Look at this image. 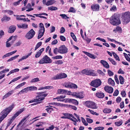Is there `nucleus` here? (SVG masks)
<instances>
[{"mask_svg": "<svg viewBox=\"0 0 130 130\" xmlns=\"http://www.w3.org/2000/svg\"><path fill=\"white\" fill-rule=\"evenodd\" d=\"M110 23L113 25L116 26L121 24L119 15L116 13L114 14L110 19Z\"/></svg>", "mask_w": 130, "mask_h": 130, "instance_id": "f257e3e1", "label": "nucleus"}, {"mask_svg": "<svg viewBox=\"0 0 130 130\" xmlns=\"http://www.w3.org/2000/svg\"><path fill=\"white\" fill-rule=\"evenodd\" d=\"M44 93V92L37 93V94L38 95L36 96V99L29 101V103H30L43 100L44 99L45 97L48 94Z\"/></svg>", "mask_w": 130, "mask_h": 130, "instance_id": "f03ea898", "label": "nucleus"}, {"mask_svg": "<svg viewBox=\"0 0 130 130\" xmlns=\"http://www.w3.org/2000/svg\"><path fill=\"white\" fill-rule=\"evenodd\" d=\"M122 21L124 24H126L130 21V12H126L122 13Z\"/></svg>", "mask_w": 130, "mask_h": 130, "instance_id": "7ed1b4c3", "label": "nucleus"}, {"mask_svg": "<svg viewBox=\"0 0 130 130\" xmlns=\"http://www.w3.org/2000/svg\"><path fill=\"white\" fill-rule=\"evenodd\" d=\"M14 107V104H12L11 106L3 110L1 112L0 114H2V116L5 118L12 110Z\"/></svg>", "mask_w": 130, "mask_h": 130, "instance_id": "20e7f679", "label": "nucleus"}, {"mask_svg": "<svg viewBox=\"0 0 130 130\" xmlns=\"http://www.w3.org/2000/svg\"><path fill=\"white\" fill-rule=\"evenodd\" d=\"M52 62V60L47 55H45L39 62L40 64L50 63Z\"/></svg>", "mask_w": 130, "mask_h": 130, "instance_id": "39448f33", "label": "nucleus"}, {"mask_svg": "<svg viewBox=\"0 0 130 130\" xmlns=\"http://www.w3.org/2000/svg\"><path fill=\"white\" fill-rule=\"evenodd\" d=\"M39 34L38 36V39H39L43 35L45 31V28L43 24L42 23L39 24Z\"/></svg>", "mask_w": 130, "mask_h": 130, "instance_id": "423d86ee", "label": "nucleus"}, {"mask_svg": "<svg viewBox=\"0 0 130 130\" xmlns=\"http://www.w3.org/2000/svg\"><path fill=\"white\" fill-rule=\"evenodd\" d=\"M67 75L64 73H61L55 75L52 78V80H57L63 78H66L67 77Z\"/></svg>", "mask_w": 130, "mask_h": 130, "instance_id": "0eeeda50", "label": "nucleus"}, {"mask_svg": "<svg viewBox=\"0 0 130 130\" xmlns=\"http://www.w3.org/2000/svg\"><path fill=\"white\" fill-rule=\"evenodd\" d=\"M35 34V32L33 29H31L25 35V37L28 39L32 38Z\"/></svg>", "mask_w": 130, "mask_h": 130, "instance_id": "6e6552de", "label": "nucleus"}, {"mask_svg": "<svg viewBox=\"0 0 130 130\" xmlns=\"http://www.w3.org/2000/svg\"><path fill=\"white\" fill-rule=\"evenodd\" d=\"M68 49L64 45H61L59 47V53L64 54L67 53Z\"/></svg>", "mask_w": 130, "mask_h": 130, "instance_id": "1a4fd4ad", "label": "nucleus"}, {"mask_svg": "<svg viewBox=\"0 0 130 130\" xmlns=\"http://www.w3.org/2000/svg\"><path fill=\"white\" fill-rule=\"evenodd\" d=\"M24 111L23 109H20L19 111L17 112L14 114L13 116L10 119L9 122V124L8 125H9L13 122L14 119L18 116L20 113H21Z\"/></svg>", "mask_w": 130, "mask_h": 130, "instance_id": "9d476101", "label": "nucleus"}, {"mask_svg": "<svg viewBox=\"0 0 130 130\" xmlns=\"http://www.w3.org/2000/svg\"><path fill=\"white\" fill-rule=\"evenodd\" d=\"M85 104L86 106L89 108H96L95 104L94 102L87 101L86 102Z\"/></svg>", "mask_w": 130, "mask_h": 130, "instance_id": "9b49d317", "label": "nucleus"}, {"mask_svg": "<svg viewBox=\"0 0 130 130\" xmlns=\"http://www.w3.org/2000/svg\"><path fill=\"white\" fill-rule=\"evenodd\" d=\"M105 91L109 93H112L113 91V88L111 87L107 86L104 87Z\"/></svg>", "mask_w": 130, "mask_h": 130, "instance_id": "f8f14e48", "label": "nucleus"}, {"mask_svg": "<svg viewBox=\"0 0 130 130\" xmlns=\"http://www.w3.org/2000/svg\"><path fill=\"white\" fill-rule=\"evenodd\" d=\"M9 71V69H6L1 71L0 72V80L3 78L5 76V74H2L8 72Z\"/></svg>", "mask_w": 130, "mask_h": 130, "instance_id": "ddd939ff", "label": "nucleus"}, {"mask_svg": "<svg viewBox=\"0 0 130 130\" xmlns=\"http://www.w3.org/2000/svg\"><path fill=\"white\" fill-rule=\"evenodd\" d=\"M87 75L92 76H95L96 75V73H95L94 70L87 69Z\"/></svg>", "mask_w": 130, "mask_h": 130, "instance_id": "4468645a", "label": "nucleus"}, {"mask_svg": "<svg viewBox=\"0 0 130 130\" xmlns=\"http://www.w3.org/2000/svg\"><path fill=\"white\" fill-rule=\"evenodd\" d=\"M90 85L95 88L98 87V79H96L91 81Z\"/></svg>", "mask_w": 130, "mask_h": 130, "instance_id": "2eb2a0df", "label": "nucleus"}, {"mask_svg": "<svg viewBox=\"0 0 130 130\" xmlns=\"http://www.w3.org/2000/svg\"><path fill=\"white\" fill-rule=\"evenodd\" d=\"M14 92V91L13 90H12L9 91L7 93L5 94V95L3 96V99L4 100L5 98H6L7 97L11 95Z\"/></svg>", "mask_w": 130, "mask_h": 130, "instance_id": "dca6fc26", "label": "nucleus"}, {"mask_svg": "<svg viewBox=\"0 0 130 130\" xmlns=\"http://www.w3.org/2000/svg\"><path fill=\"white\" fill-rule=\"evenodd\" d=\"M44 48H42L37 52L35 55V57L37 58L41 56L43 52L44 51Z\"/></svg>", "mask_w": 130, "mask_h": 130, "instance_id": "f3484780", "label": "nucleus"}, {"mask_svg": "<svg viewBox=\"0 0 130 130\" xmlns=\"http://www.w3.org/2000/svg\"><path fill=\"white\" fill-rule=\"evenodd\" d=\"M67 100L68 102L72 103L76 105L78 104V102L76 100L70 98H68Z\"/></svg>", "mask_w": 130, "mask_h": 130, "instance_id": "a211bd4d", "label": "nucleus"}, {"mask_svg": "<svg viewBox=\"0 0 130 130\" xmlns=\"http://www.w3.org/2000/svg\"><path fill=\"white\" fill-rule=\"evenodd\" d=\"M101 63L105 68H109V64L106 61L102 60L101 61Z\"/></svg>", "mask_w": 130, "mask_h": 130, "instance_id": "6ab92c4d", "label": "nucleus"}, {"mask_svg": "<svg viewBox=\"0 0 130 130\" xmlns=\"http://www.w3.org/2000/svg\"><path fill=\"white\" fill-rule=\"evenodd\" d=\"M108 82L109 84L111 86H114L115 85V83L114 81L111 78H109L108 79Z\"/></svg>", "mask_w": 130, "mask_h": 130, "instance_id": "aec40b11", "label": "nucleus"}, {"mask_svg": "<svg viewBox=\"0 0 130 130\" xmlns=\"http://www.w3.org/2000/svg\"><path fill=\"white\" fill-rule=\"evenodd\" d=\"M77 98L82 99L84 97V94L82 92H77Z\"/></svg>", "mask_w": 130, "mask_h": 130, "instance_id": "412c9836", "label": "nucleus"}, {"mask_svg": "<svg viewBox=\"0 0 130 130\" xmlns=\"http://www.w3.org/2000/svg\"><path fill=\"white\" fill-rule=\"evenodd\" d=\"M15 29L16 27L15 26H11L9 28L8 32H9L10 33H12L14 32Z\"/></svg>", "mask_w": 130, "mask_h": 130, "instance_id": "4be33fe9", "label": "nucleus"}, {"mask_svg": "<svg viewBox=\"0 0 130 130\" xmlns=\"http://www.w3.org/2000/svg\"><path fill=\"white\" fill-rule=\"evenodd\" d=\"M55 2V0H50L46 2V5L48 6L53 4Z\"/></svg>", "mask_w": 130, "mask_h": 130, "instance_id": "5701e85b", "label": "nucleus"}, {"mask_svg": "<svg viewBox=\"0 0 130 130\" xmlns=\"http://www.w3.org/2000/svg\"><path fill=\"white\" fill-rule=\"evenodd\" d=\"M84 52V54L88 56L90 58L93 59H95V57L92 54L86 52Z\"/></svg>", "mask_w": 130, "mask_h": 130, "instance_id": "b1692460", "label": "nucleus"}, {"mask_svg": "<svg viewBox=\"0 0 130 130\" xmlns=\"http://www.w3.org/2000/svg\"><path fill=\"white\" fill-rule=\"evenodd\" d=\"M66 91L64 89H58L57 90V93L62 94L66 92Z\"/></svg>", "mask_w": 130, "mask_h": 130, "instance_id": "393cba45", "label": "nucleus"}, {"mask_svg": "<svg viewBox=\"0 0 130 130\" xmlns=\"http://www.w3.org/2000/svg\"><path fill=\"white\" fill-rule=\"evenodd\" d=\"M62 114L63 115L65 116L66 119H70L71 118V116H72V114L67 113H62Z\"/></svg>", "mask_w": 130, "mask_h": 130, "instance_id": "a878e982", "label": "nucleus"}, {"mask_svg": "<svg viewBox=\"0 0 130 130\" xmlns=\"http://www.w3.org/2000/svg\"><path fill=\"white\" fill-rule=\"evenodd\" d=\"M91 8L93 11H96L98 9V5L93 4L91 6Z\"/></svg>", "mask_w": 130, "mask_h": 130, "instance_id": "bb28decb", "label": "nucleus"}, {"mask_svg": "<svg viewBox=\"0 0 130 130\" xmlns=\"http://www.w3.org/2000/svg\"><path fill=\"white\" fill-rule=\"evenodd\" d=\"M25 84V82H23L22 83L20 84L15 88L14 89L16 90L17 89L20 88L21 87L24 85Z\"/></svg>", "mask_w": 130, "mask_h": 130, "instance_id": "cd10ccee", "label": "nucleus"}, {"mask_svg": "<svg viewBox=\"0 0 130 130\" xmlns=\"http://www.w3.org/2000/svg\"><path fill=\"white\" fill-rule=\"evenodd\" d=\"M10 18L7 17L6 15H4L3 18L2 19V21L3 22L5 20L6 21H8L10 20Z\"/></svg>", "mask_w": 130, "mask_h": 130, "instance_id": "c85d7f7f", "label": "nucleus"}, {"mask_svg": "<svg viewBox=\"0 0 130 130\" xmlns=\"http://www.w3.org/2000/svg\"><path fill=\"white\" fill-rule=\"evenodd\" d=\"M119 80L120 83L121 84H123L124 83V79L123 77L121 76H120L119 77Z\"/></svg>", "mask_w": 130, "mask_h": 130, "instance_id": "c756f323", "label": "nucleus"}, {"mask_svg": "<svg viewBox=\"0 0 130 130\" xmlns=\"http://www.w3.org/2000/svg\"><path fill=\"white\" fill-rule=\"evenodd\" d=\"M58 9L57 8L55 7L51 6L50 7H49L48 8V10L52 11L56 10Z\"/></svg>", "mask_w": 130, "mask_h": 130, "instance_id": "7c9ffc66", "label": "nucleus"}, {"mask_svg": "<svg viewBox=\"0 0 130 130\" xmlns=\"http://www.w3.org/2000/svg\"><path fill=\"white\" fill-rule=\"evenodd\" d=\"M40 81V80L38 78H34L31 80L30 82L31 83H34L36 82H37Z\"/></svg>", "mask_w": 130, "mask_h": 130, "instance_id": "2f4dec72", "label": "nucleus"}, {"mask_svg": "<svg viewBox=\"0 0 130 130\" xmlns=\"http://www.w3.org/2000/svg\"><path fill=\"white\" fill-rule=\"evenodd\" d=\"M52 106H49L46 109V110L48 113H50L51 111L53 110V108L51 107Z\"/></svg>", "mask_w": 130, "mask_h": 130, "instance_id": "473e14b6", "label": "nucleus"}, {"mask_svg": "<svg viewBox=\"0 0 130 130\" xmlns=\"http://www.w3.org/2000/svg\"><path fill=\"white\" fill-rule=\"evenodd\" d=\"M115 31L118 32H121L122 31V29L121 27L117 26L114 29L113 31Z\"/></svg>", "mask_w": 130, "mask_h": 130, "instance_id": "72a5a7b5", "label": "nucleus"}, {"mask_svg": "<svg viewBox=\"0 0 130 130\" xmlns=\"http://www.w3.org/2000/svg\"><path fill=\"white\" fill-rule=\"evenodd\" d=\"M28 88L29 91H30L37 90V88L35 86L28 87Z\"/></svg>", "mask_w": 130, "mask_h": 130, "instance_id": "f704fd0d", "label": "nucleus"}, {"mask_svg": "<svg viewBox=\"0 0 130 130\" xmlns=\"http://www.w3.org/2000/svg\"><path fill=\"white\" fill-rule=\"evenodd\" d=\"M77 87V86L75 84L72 83H70V88H76Z\"/></svg>", "mask_w": 130, "mask_h": 130, "instance_id": "c9c22d12", "label": "nucleus"}, {"mask_svg": "<svg viewBox=\"0 0 130 130\" xmlns=\"http://www.w3.org/2000/svg\"><path fill=\"white\" fill-rule=\"evenodd\" d=\"M69 92V94L77 98V92H71L70 91Z\"/></svg>", "mask_w": 130, "mask_h": 130, "instance_id": "e433bc0d", "label": "nucleus"}, {"mask_svg": "<svg viewBox=\"0 0 130 130\" xmlns=\"http://www.w3.org/2000/svg\"><path fill=\"white\" fill-rule=\"evenodd\" d=\"M112 53L116 59L119 61L120 60L118 55L116 53L114 52H112Z\"/></svg>", "mask_w": 130, "mask_h": 130, "instance_id": "4c0bfd02", "label": "nucleus"}, {"mask_svg": "<svg viewBox=\"0 0 130 130\" xmlns=\"http://www.w3.org/2000/svg\"><path fill=\"white\" fill-rule=\"evenodd\" d=\"M21 77V76H19L18 77L13 79L9 83V84H10L12 83L17 81V80L19 79Z\"/></svg>", "mask_w": 130, "mask_h": 130, "instance_id": "58836bf2", "label": "nucleus"}, {"mask_svg": "<svg viewBox=\"0 0 130 130\" xmlns=\"http://www.w3.org/2000/svg\"><path fill=\"white\" fill-rule=\"evenodd\" d=\"M104 96V93L100 92L98 93V98H102Z\"/></svg>", "mask_w": 130, "mask_h": 130, "instance_id": "ea45409f", "label": "nucleus"}, {"mask_svg": "<svg viewBox=\"0 0 130 130\" xmlns=\"http://www.w3.org/2000/svg\"><path fill=\"white\" fill-rule=\"evenodd\" d=\"M19 56V55H17L15 56H14L12 57L11 58H10L9 59H8L7 61H12L14 60L15 59V58H17Z\"/></svg>", "mask_w": 130, "mask_h": 130, "instance_id": "a19ab883", "label": "nucleus"}, {"mask_svg": "<svg viewBox=\"0 0 130 130\" xmlns=\"http://www.w3.org/2000/svg\"><path fill=\"white\" fill-rule=\"evenodd\" d=\"M123 54L126 59L127 61L129 62H130V58L128 56V55L124 53H123Z\"/></svg>", "mask_w": 130, "mask_h": 130, "instance_id": "79ce46f5", "label": "nucleus"}, {"mask_svg": "<svg viewBox=\"0 0 130 130\" xmlns=\"http://www.w3.org/2000/svg\"><path fill=\"white\" fill-rule=\"evenodd\" d=\"M111 111V110L109 108H105L103 110V112L105 113H108Z\"/></svg>", "mask_w": 130, "mask_h": 130, "instance_id": "37998d69", "label": "nucleus"}, {"mask_svg": "<svg viewBox=\"0 0 130 130\" xmlns=\"http://www.w3.org/2000/svg\"><path fill=\"white\" fill-rule=\"evenodd\" d=\"M53 52L55 55L57 54L58 53H59V48H55L53 50Z\"/></svg>", "mask_w": 130, "mask_h": 130, "instance_id": "c03bdc74", "label": "nucleus"}, {"mask_svg": "<svg viewBox=\"0 0 130 130\" xmlns=\"http://www.w3.org/2000/svg\"><path fill=\"white\" fill-rule=\"evenodd\" d=\"M4 12H7L8 14L10 15H12L13 13V12L12 11L9 10H4Z\"/></svg>", "mask_w": 130, "mask_h": 130, "instance_id": "a18cd8bd", "label": "nucleus"}, {"mask_svg": "<svg viewBox=\"0 0 130 130\" xmlns=\"http://www.w3.org/2000/svg\"><path fill=\"white\" fill-rule=\"evenodd\" d=\"M60 15L61 16L63 19H67L69 18V17H68L65 14H60Z\"/></svg>", "mask_w": 130, "mask_h": 130, "instance_id": "49530a36", "label": "nucleus"}, {"mask_svg": "<svg viewBox=\"0 0 130 130\" xmlns=\"http://www.w3.org/2000/svg\"><path fill=\"white\" fill-rule=\"evenodd\" d=\"M42 43L41 42H38L35 48V50L36 51L38 48H39L42 45Z\"/></svg>", "mask_w": 130, "mask_h": 130, "instance_id": "de8ad7c7", "label": "nucleus"}, {"mask_svg": "<svg viewBox=\"0 0 130 130\" xmlns=\"http://www.w3.org/2000/svg\"><path fill=\"white\" fill-rule=\"evenodd\" d=\"M108 59L113 65H115L116 64V61L112 59L111 58H108Z\"/></svg>", "mask_w": 130, "mask_h": 130, "instance_id": "09e8293b", "label": "nucleus"}, {"mask_svg": "<svg viewBox=\"0 0 130 130\" xmlns=\"http://www.w3.org/2000/svg\"><path fill=\"white\" fill-rule=\"evenodd\" d=\"M75 10L73 7H71L69 10L68 12H69L75 13Z\"/></svg>", "mask_w": 130, "mask_h": 130, "instance_id": "8fccbe9b", "label": "nucleus"}, {"mask_svg": "<svg viewBox=\"0 0 130 130\" xmlns=\"http://www.w3.org/2000/svg\"><path fill=\"white\" fill-rule=\"evenodd\" d=\"M108 74L109 76H112L113 74V73L110 70H108L107 71Z\"/></svg>", "mask_w": 130, "mask_h": 130, "instance_id": "3c124183", "label": "nucleus"}, {"mask_svg": "<svg viewBox=\"0 0 130 130\" xmlns=\"http://www.w3.org/2000/svg\"><path fill=\"white\" fill-rule=\"evenodd\" d=\"M22 28L23 29H26L27 28L28 25L26 24H22Z\"/></svg>", "mask_w": 130, "mask_h": 130, "instance_id": "603ef678", "label": "nucleus"}, {"mask_svg": "<svg viewBox=\"0 0 130 130\" xmlns=\"http://www.w3.org/2000/svg\"><path fill=\"white\" fill-rule=\"evenodd\" d=\"M82 120L83 123L84 124L85 126H87L88 125V124L86 122V120L83 118L82 117Z\"/></svg>", "mask_w": 130, "mask_h": 130, "instance_id": "864d4df0", "label": "nucleus"}, {"mask_svg": "<svg viewBox=\"0 0 130 130\" xmlns=\"http://www.w3.org/2000/svg\"><path fill=\"white\" fill-rule=\"evenodd\" d=\"M67 106L74 110H76L77 109V107L76 106L71 105H68Z\"/></svg>", "mask_w": 130, "mask_h": 130, "instance_id": "5fc2aeb1", "label": "nucleus"}, {"mask_svg": "<svg viewBox=\"0 0 130 130\" xmlns=\"http://www.w3.org/2000/svg\"><path fill=\"white\" fill-rule=\"evenodd\" d=\"M98 73H99L100 76H104L105 74L102 71L100 70H98Z\"/></svg>", "mask_w": 130, "mask_h": 130, "instance_id": "6e6d98bb", "label": "nucleus"}, {"mask_svg": "<svg viewBox=\"0 0 130 130\" xmlns=\"http://www.w3.org/2000/svg\"><path fill=\"white\" fill-rule=\"evenodd\" d=\"M115 79L117 84H119V81L117 77V76L116 74L115 75Z\"/></svg>", "mask_w": 130, "mask_h": 130, "instance_id": "4d7b16f0", "label": "nucleus"}, {"mask_svg": "<svg viewBox=\"0 0 130 130\" xmlns=\"http://www.w3.org/2000/svg\"><path fill=\"white\" fill-rule=\"evenodd\" d=\"M81 72L83 74H85L87 75V69H86L82 70L81 71Z\"/></svg>", "mask_w": 130, "mask_h": 130, "instance_id": "13d9d810", "label": "nucleus"}, {"mask_svg": "<svg viewBox=\"0 0 130 130\" xmlns=\"http://www.w3.org/2000/svg\"><path fill=\"white\" fill-rule=\"evenodd\" d=\"M70 83H65L63 86L66 88H70Z\"/></svg>", "mask_w": 130, "mask_h": 130, "instance_id": "bf43d9fd", "label": "nucleus"}, {"mask_svg": "<svg viewBox=\"0 0 130 130\" xmlns=\"http://www.w3.org/2000/svg\"><path fill=\"white\" fill-rule=\"evenodd\" d=\"M27 58V57L26 56H23L21 58L19 59L18 62H19L20 61H22L23 60L26 59Z\"/></svg>", "mask_w": 130, "mask_h": 130, "instance_id": "052dcab7", "label": "nucleus"}, {"mask_svg": "<svg viewBox=\"0 0 130 130\" xmlns=\"http://www.w3.org/2000/svg\"><path fill=\"white\" fill-rule=\"evenodd\" d=\"M119 91L118 90H116L113 94V95L114 96H117L119 94Z\"/></svg>", "mask_w": 130, "mask_h": 130, "instance_id": "680f3d73", "label": "nucleus"}, {"mask_svg": "<svg viewBox=\"0 0 130 130\" xmlns=\"http://www.w3.org/2000/svg\"><path fill=\"white\" fill-rule=\"evenodd\" d=\"M62 58V57L60 56H56L54 57V58L55 59H61Z\"/></svg>", "mask_w": 130, "mask_h": 130, "instance_id": "e2e57ef3", "label": "nucleus"}, {"mask_svg": "<svg viewBox=\"0 0 130 130\" xmlns=\"http://www.w3.org/2000/svg\"><path fill=\"white\" fill-rule=\"evenodd\" d=\"M88 110L89 111L90 113L92 114L95 115H98V113L95 112H94V111L90 109H88Z\"/></svg>", "mask_w": 130, "mask_h": 130, "instance_id": "0e129e2a", "label": "nucleus"}, {"mask_svg": "<svg viewBox=\"0 0 130 130\" xmlns=\"http://www.w3.org/2000/svg\"><path fill=\"white\" fill-rule=\"evenodd\" d=\"M60 40L62 41H65L66 40V38L63 36H60Z\"/></svg>", "mask_w": 130, "mask_h": 130, "instance_id": "69168bd1", "label": "nucleus"}, {"mask_svg": "<svg viewBox=\"0 0 130 130\" xmlns=\"http://www.w3.org/2000/svg\"><path fill=\"white\" fill-rule=\"evenodd\" d=\"M118 73L119 74H124L125 72L123 71L121 69H120L118 71Z\"/></svg>", "mask_w": 130, "mask_h": 130, "instance_id": "338daca9", "label": "nucleus"}, {"mask_svg": "<svg viewBox=\"0 0 130 130\" xmlns=\"http://www.w3.org/2000/svg\"><path fill=\"white\" fill-rule=\"evenodd\" d=\"M115 123L116 125L119 126L122 125V123L121 121H119L118 122H115Z\"/></svg>", "mask_w": 130, "mask_h": 130, "instance_id": "774afa93", "label": "nucleus"}]
</instances>
